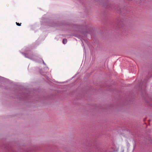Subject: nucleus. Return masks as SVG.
Instances as JSON below:
<instances>
[{"instance_id":"20e7f679","label":"nucleus","mask_w":152,"mask_h":152,"mask_svg":"<svg viewBox=\"0 0 152 152\" xmlns=\"http://www.w3.org/2000/svg\"><path fill=\"white\" fill-rule=\"evenodd\" d=\"M87 39H83H83H81V41H82V43H83V41H85V40H86Z\"/></svg>"},{"instance_id":"39448f33","label":"nucleus","mask_w":152,"mask_h":152,"mask_svg":"<svg viewBox=\"0 0 152 152\" xmlns=\"http://www.w3.org/2000/svg\"><path fill=\"white\" fill-rule=\"evenodd\" d=\"M41 60L43 61V64L44 65H46V64H45V63L44 62V61L42 59H41Z\"/></svg>"},{"instance_id":"7ed1b4c3","label":"nucleus","mask_w":152,"mask_h":152,"mask_svg":"<svg viewBox=\"0 0 152 152\" xmlns=\"http://www.w3.org/2000/svg\"><path fill=\"white\" fill-rule=\"evenodd\" d=\"M16 25L18 26H20L21 25V23H18L17 22H16Z\"/></svg>"},{"instance_id":"f03ea898","label":"nucleus","mask_w":152,"mask_h":152,"mask_svg":"<svg viewBox=\"0 0 152 152\" xmlns=\"http://www.w3.org/2000/svg\"><path fill=\"white\" fill-rule=\"evenodd\" d=\"M62 42L64 44H66L67 42V39H63Z\"/></svg>"},{"instance_id":"f257e3e1","label":"nucleus","mask_w":152,"mask_h":152,"mask_svg":"<svg viewBox=\"0 0 152 152\" xmlns=\"http://www.w3.org/2000/svg\"><path fill=\"white\" fill-rule=\"evenodd\" d=\"M25 57L30 59L33 61L38 62L37 60L38 57L33 54L29 50L27 52L25 53H21Z\"/></svg>"}]
</instances>
